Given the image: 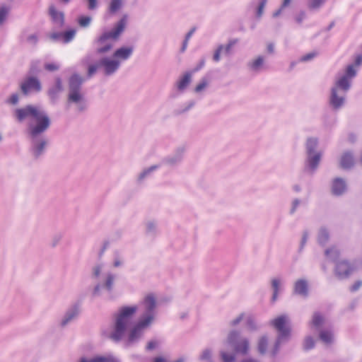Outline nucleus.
Returning <instances> with one entry per match:
<instances>
[{"instance_id":"5fc2aeb1","label":"nucleus","mask_w":362,"mask_h":362,"mask_svg":"<svg viewBox=\"0 0 362 362\" xmlns=\"http://www.w3.org/2000/svg\"><path fill=\"white\" fill-rule=\"evenodd\" d=\"M89 10H95L98 7V0H86Z\"/></svg>"},{"instance_id":"603ef678","label":"nucleus","mask_w":362,"mask_h":362,"mask_svg":"<svg viewBox=\"0 0 362 362\" xmlns=\"http://www.w3.org/2000/svg\"><path fill=\"white\" fill-rule=\"evenodd\" d=\"M50 38L54 41L63 42V33H53L50 35Z\"/></svg>"},{"instance_id":"8fccbe9b","label":"nucleus","mask_w":362,"mask_h":362,"mask_svg":"<svg viewBox=\"0 0 362 362\" xmlns=\"http://www.w3.org/2000/svg\"><path fill=\"white\" fill-rule=\"evenodd\" d=\"M267 0H262L260 1L259 5L257 8V15L258 17L262 16L263 11H264V8L267 4Z\"/></svg>"},{"instance_id":"20e7f679","label":"nucleus","mask_w":362,"mask_h":362,"mask_svg":"<svg viewBox=\"0 0 362 362\" xmlns=\"http://www.w3.org/2000/svg\"><path fill=\"white\" fill-rule=\"evenodd\" d=\"M226 343L233 349V351L221 350L219 355L222 362H235L237 355L246 356L250 353V339L243 336L238 330L230 331L226 337Z\"/></svg>"},{"instance_id":"774afa93","label":"nucleus","mask_w":362,"mask_h":362,"mask_svg":"<svg viewBox=\"0 0 362 362\" xmlns=\"http://www.w3.org/2000/svg\"><path fill=\"white\" fill-rule=\"evenodd\" d=\"M291 1L292 0H283L281 7L284 9L285 8H286L287 6H288L290 5V4L291 3Z\"/></svg>"},{"instance_id":"f3484780","label":"nucleus","mask_w":362,"mask_h":362,"mask_svg":"<svg viewBox=\"0 0 362 362\" xmlns=\"http://www.w3.org/2000/svg\"><path fill=\"white\" fill-rule=\"evenodd\" d=\"M185 148L183 146L177 148L175 153L165 158L164 163L170 166H175L180 163L183 159Z\"/></svg>"},{"instance_id":"f03ea898","label":"nucleus","mask_w":362,"mask_h":362,"mask_svg":"<svg viewBox=\"0 0 362 362\" xmlns=\"http://www.w3.org/2000/svg\"><path fill=\"white\" fill-rule=\"evenodd\" d=\"M134 48L129 47H121L113 52L111 57H103L95 64H90L88 69V76L91 77L100 70L104 76H111L115 74L119 69L122 62L129 59L132 55Z\"/></svg>"},{"instance_id":"72a5a7b5","label":"nucleus","mask_w":362,"mask_h":362,"mask_svg":"<svg viewBox=\"0 0 362 362\" xmlns=\"http://www.w3.org/2000/svg\"><path fill=\"white\" fill-rule=\"evenodd\" d=\"M122 0H111L109 6V11L111 13H115L122 7Z\"/></svg>"},{"instance_id":"412c9836","label":"nucleus","mask_w":362,"mask_h":362,"mask_svg":"<svg viewBox=\"0 0 362 362\" xmlns=\"http://www.w3.org/2000/svg\"><path fill=\"white\" fill-rule=\"evenodd\" d=\"M355 160L354 154L351 151H345L342 153L339 164L343 169H350L354 165Z\"/></svg>"},{"instance_id":"7c9ffc66","label":"nucleus","mask_w":362,"mask_h":362,"mask_svg":"<svg viewBox=\"0 0 362 362\" xmlns=\"http://www.w3.org/2000/svg\"><path fill=\"white\" fill-rule=\"evenodd\" d=\"M329 238V231L327 230V229H326L325 228H321L319 230L318 237H317L318 243L320 245H323L327 243Z\"/></svg>"},{"instance_id":"09e8293b","label":"nucleus","mask_w":362,"mask_h":362,"mask_svg":"<svg viewBox=\"0 0 362 362\" xmlns=\"http://www.w3.org/2000/svg\"><path fill=\"white\" fill-rule=\"evenodd\" d=\"M300 200L298 199H295L293 200L292 203H291V209H290V214H293L297 208L298 207V206L300 205Z\"/></svg>"},{"instance_id":"423d86ee","label":"nucleus","mask_w":362,"mask_h":362,"mask_svg":"<svg viewBox=\"0 0 362 362\" xmlns=\"http://www.w3.org/2000/svg\"><path fill=\"white\" fill-rule=\"evenodd\" d=\"M128 21V15L124 14L122 18L115 23L111 30L103 32L95 40V53L103 55L110 52L115 43L119 40L122 33L124 31Z\"/></svg>"},{"instance_id":"aec40b11","label":"nucleus","mask_w":362,"mask_h":362,"mask_svg":"<svg viewBox=\"0 0 362 362\" xmlns=\"http://www.w3.org/2000/svg\"><path fill=\"white\" fill-rule=\"evenodd\" d=\"M247 66L250 71L259 73L264 68V57L258 56L255 59L250 60L247 64Z\"/></svg>"},{"instance_id":"052dcab7","label":"nucleus","mask_w":362,"mask_h":362,"mask_svg":"<svg viewBox=\"0 0 362 362\" xmlns=\"http://www.w3.org/2000/svg\"><path fill=\"white\" fill-rule=\"evenodd\" d=\"M356 138H357V136H356V135L355 134H354V133H349V134H348V138H347V139H348V141H349V142H351V143H354V142H355V141H356Z\"/></svg>"},{"instance_id":"4be33fe9","label":"nucleus","mask_w":362,"mask_h":362,"mask_svg":"<svg viewBox=\"0 0 362 362\" xmlns=\"http://www.w3.org/2000/svg\"><path fill=\"white\" fill-rule=\"evenodd\" d=\"M294 293L303 297L308 295V284L305 279H298L294 284Z\"/></svg>"},{"instance_id":"a18cd8bd","label":"nucleus","mask_w":362,"mask_h":362,"mask_svg":"<svg viewBox=\"0 0 362 362\" xmlns=\"http://www.w3.org/2000/svg\"><path fill=\"white\" fill-rule=\"evenodd\" d=\"M245 314L243 313L239 314L238 316L234 317L229 322V325L230 327H236L238 326L244 319Z\"/></svg>"},{"instance_id":"c85d7f7f","label":"nucleus","mask_w":362,"mask_h":362,"mask_svg":"<svg viewBox=\"0 0 362 362\" xmlns=\"http://www.w3.org/2000/svg\"><path fill=\"white\" fill-rule=\"evenodd\" d=\"M269 339L266 335L262 336L257 341V351L260 355H265L267 353Z\"/></svg>"},{"instance_id":"1a4fd4ad","label":"nucleus","mask_w":362,"mask_h":362,"mask_svg":"<svg viewBox=\"0 0 362 362\" xmlns=\"http://www.w3.org/2000/svg\"><path fill=\"white\" fill-rule=\"evenodd\" d=\"M289 324L290 320L286 315H280L270 321V325L279 332L274 347L268 351L272 356L274 357L277 354L281 341L288 338L291 332Z\"/></svg>"},{"instance_id":"9b49d317","label":"nucleus","mask_w":362,"mask_h":362,"mask_svg":"<svg viewBox=\"0 0 362 362\" xmlns=\"http://www.w3.org/2000/svg\"><path fill=\"white\" fill-rule=\"evenodd\" d=\"M139 319L137 323L129 329L127 338L125 341L126 346H131L139 341L142 337L145 330L151 325Z\"/></svg>"},{"instance_id":"bf43d9fd","label":"nucleus","mask_w":362,"mask_h":362,"mask_svg":"<svg viewBox=\"0 0 362 362\" xmlns=\"http://www.w3.org/2000/svg\"><path fill=\"white\" fill-rule=\"evenodd\" d=\"M308 238V233L307 231H304L303 234V237L300 242V249L303 248L305 245L306 244L307 240Z\"/></svg>"},{"instance_id":"ea45409f","label":"nucleus","mask_w":362,"mask_h":362,"mask_svg":"<svg viewBox=\"0 0 362 362\" xmlns=\"http://www.w3.org/2000/svg\"><path fill=\"white\" fill-rule=\"evenodd\" d=\"M76 35V30L71 29L63 33V42L67 43L71 41Z\"/></svg>"},{"instance_id":"4d7b16f0","label":"nucleus","mask_w":362,"mask_h":362,"mask_svg":"<svg viewBox=\"0 0 362 362\" xmlns=\"http://www.w3.org/2000/svg\"><path fill=\"white\" fill-rule=\"evenodd\" d=\"M18 95L16 93L12 94L10 98L8 100V103L16 105L18 103Z\"/></svg>"},{"instance_id":"338daca9","label":"nucleus","mask_w":362,"mask_h":362,"mask_svg":"<svg viewBox=\"0 0 362 362\" xmlns=\"http://www.w3.org/2000/svg\"><path fill=\"white\" fill-rule=\"evenodd\" d=\"M240 362H259L257 359L254 358L248 357L243 359Z\"/></svg>"},{"instance_id":"6e6d98bb","label":"nucleus","mask_w":362,"mask_h":362,"mask_svg":"<svg viewBox=\"0 0 362 362\" xmlns=\"http://www.w3.org/2000/svg\"><path fill=\"white\" fill-rule=\"evenodd\" d=\"M45 68L47 71H54L58 70L59 67L56 64H46Z\"/></svg>"},{"instance_id":"49530a36","label":"nucleus","mask_w":362,"mask_h":362,"mask_svg":"<svg viewBox=\"0 0 362 362\" xmlns=\"http://www.w3.org/2000/svg\"><path fill=\"white\" fill-rule=\"evenodd\" d=\"M92 18L90 16H81L78 18V24L81 27L86 28L89 26Z\"/></svg>"},{"instance_id":"6e6552de","label":"nucleus","mask_w":362,"mask_h":362,"mask_svg":"<svg viewBox=\"0 0 362 362\" xmlns=\"http://www.w3.org/2000/svg\"><path fill=\"white\" fill-rule=\"evenodd\" d=\"M84 79L77 74H73L68 81L67 105H74L78 112L87 109V101L82 89Z\"/></svg>"},{"instance_id":"0eeeda50","label":"nucleus","mask_w":362,"mask_h":362,"mask_svg":"<svg viewBox=\"0 0 362 362\" xmlns=\"http://www.w3.org/2000/svg\"><path fill=\"white\" fill-rule=\"evenodd\" d=\"M103 272L104 265L103 264H96L92 269L93 278L98 279L102 275L100 282L97 284L93 289L92 296L93 297H99L102 295L103 291H105L107 298L109 300H112L115 297L114 289L117 275L111 271Z\"/></svg>"},{"instance_id":"f257e3e1","label":"nucleus","mask_w":362,"mask_h":362,"mask_svg":"<svg viewBox=\"0 0 362 362\" xmlns=\"http://www.w3.org/2000/svg\"><path fill=\"white\" fill-rule=\"evenodd\" d=\"M14 116L19 122L29 120L28 134L31 143V152L35 158H39L45 152L48 143L47 139L42 135L51 124L47 113L39 106L28 105L16 109Z\"/></svg>"},{"instance_id":"a211bd4d","label":"nucleus","mask_w":362,"mask_h":362,"mask_svg":"<svg viewBox=\"0 0 362 362\" xmlns=\"http://www.w3.org/2000/svg\"><path fill=\"white\" fill-rule=\"evenodd\" d=\"M64 86L62 81L59 77L55 78L54 84L48 90V95L52 102H55L58 98L59 94L63 91Z\"/></svg>"},{"instance_id":"58836bf2","label":"nucleus","mask_w":362,"mask_h":362,"mask_svg":"<svg viewBox=\"0 0 362 362\" xmlns=\"http://www.w3.org/2000/svg\"><path fill=\"white\" fill-rule=\"evenodd\" d=\"M158 168V166L157 165H152L151 167H149L148 168H146L145 170H144L139 175V177H138V180L139 181H141L143 180L146 177H147L148 175H149L153 171H154L155 170H156Z\"/></svg>"},{"instance_id":"2f4dec72","label":"nucleus","mask_w":362,"mask_h":362,"mask_svg":"<svg viewBox=\"0 0 362 362\" xmlns=\"http://www.w3.org/2000/svg\"><path fill=\"white\" fill-rule=\"evenodd\" d=\"M339 250L336 247L327 249L325 252V256L332 261H336L339 256Z\"/></svg>"},{"instance_id":"bb28decb","label":"nucleus","mask_w":362,"mask_h":362,"mask_svg":"<svg viewBox=\"0 0 362 362\" xmlns=\"http://www.w3.org/2000/svg\"><path fill=\"white\" fill-rule=\"evenodd\" d=\"M318 146V139L315 137L308 138L306 141L305 147H306V153L307 154H313L317 153L318 151H316Z\"/></svg>"},{"instance_id":"6ab92c4d","label":"nucleus","mask_w":362,"mask_h":362,"mask_svg":"<svg viewBox=\"0 0 362 362\" xmlns=\"http://www.w3.org/2000/svg\"><path fill=\"white\" fill-rule=\"evenodd\" d=\"M331 191L335 196L342 195L346 191L345 180L341 177L334 179L332 183Z\"/></svg>"},{"instance_id":"b1692460","label":"nucleus","mask_w":362,"mask_h":362,"mask_svg":"<svg viewBox=\"0 0 362 362\" xmlns=\"http://www.w3.org/2000/svg\"><path fill=\"white\" fill-rule=\"evenodd\" d=\"M322 157L321 153L307 154V163L308 170L313 173L317 168Z\"/></svg>"},{"instance_id":"ddd939ff","label":"nucleus","mask_w":362,"mask_h":362,"mask_svg":"<svg viewBox=\"0 0 362 362\" xmlns=\"http://www.w3.org/2000/svg\"><path fill=\"white\" fill-rule=\"evenodd\" d=\"M81 313V305L78 303L72 304L65 312L64 316L60 321L62 327H66L67 325L75 320Z\"/></svg>"},{"instance_id":"37998d69","label":"nucleus","mask_w":362,"mask_h":362,"mask_svg":"<svg viewBox=\"0 0 362 362\" xmlns=\"http://www.w3.org/2000/svg\"><path fill=\"white\" fill-rule=\"evenodd\" d=\"M209 85V81L206 78H203L201 79L200 82L194 88V91L196 93H200L204 90Z\"/></svg>"},{"instance_id":"79ce46f5","label":"nucleus","mask_w":362,"mask_h":362,"mask_svg":"<svg viewBox=\"0 0 362 362\" xmlns=\"http://www.w3.org/2000/svg\"><path fill=\"white\" fill-rule=\"evenodd\" d=\"M62 237H63V235L61 233L54 234L52 237V239L49 243L51 247H52V248L56 247L60 243V242L62 239Z\"/></svg>"},{"instance_id":"0e129e2a","label":"nucleus","mask_w":362,"mask_h":362,"mask_svg":"<svg viewBox=\"0 0 362 362\" xmlns=\"http://www.w3.org/2000/svg\"><path fill=\"white\" fill-rule=\"evenodd\" d=\"M37 38L35 35H31L28 37V41L32 44H35L37 42Z\"/></svg>"},{"instance_id":"13d9d810","label":"nucleus","mask_w":362,"mask_h":362,"mask_svg":"<svg viewBox=\"0 0 362 362\" xmlns=\"http://www.w3.org/2000/svg\"><path fill=\"white\" fill-rule=\"evenodd\" d=\"M361 286H362V281L358 280V281H356L353 286H351L350 291L352 292H355L357 290H358Z\"/></svg>"},{"instance_id":"a878e982","label":"nucleus","mask_w":362,"mask_h":362,"mask_svg":"<svg viewBox=\"0 0 362 362\" xmlns=\"http://www.w3.org/2000/svg\"><path fill=\"white\" fill-rule=\"evenodd\" d=\"M124 257L121 251L115 250L113 252L112 265L114 268H119L124 265Z\"/></svg>"},{"instance_id":"4468645a","label":"nucleus","mask_w":362,"mask_h":362,"mask_svg":"<svg viewBox=\"0 0 362 362\" xmlns=\"http://www.w3.org/2000/svg\"><path fill=\"white\" fill-rule=\"evenodd\" d=\"M21 89L24 95H28L30 92H40L42 86L40 80L34 76H30L25 79L21 84Z\"/></svg>"},{"instance_id":"e433bc0d","label":"nucleus","mask_w":362,"mask_h":362,"mask_svg":"<svg viewBox=\"0 0 362 362\" xmlns=\"http://www.w3.org/2000/svg\"><path fill=\"white\" fill-rule=\"evenodd\" d=\"M211 356L212 350L210 349H205L204 350H203L201 355L199 356V359L201 361H206L207 362H213Z\"/></svg>"},{"instance_id":"864d4df0","label":"nucleus","mask_w":362,"mask_h":362,"mask_svg":"<svg viewBox=\"0 0 362 362\" xmlns=\"http://www.w3.org/2000/svg\"><path fill=\"white\" fill-rule=\"evenodd\" d=\"M316 55H317V53H315V52H310V53L306 54L300 58V61L301 62H308V61L313 59Z\"/></svg>"},{"instance_id":"2eb2a0df","label":"nucleus","mask_w":362,"mask_h":362,"mask_svg":"<svg viewBox=\"0 0 362 362\" xmlns=\"http://www.w3.org/2000/svg\"><path fill=\"white\" fill-rule=\"evenodd\" d=\"M354 269L346 260L339 261L336 264L334 273L339 279H344L349 276Z\"/></svg>"},{"instance_id":"c9c22d12","label":"nucleus","mask_w":362,"mask_h":362,"mask_svg":"<svg viewBox=\"0 0 362 362\" xmlns=\"http://www.w3.org/2000/svg\"><path fill=\"white\" fill-rule=\"evenodd\" d=\"M324 317L318 313H314L312 320V325L317 328H320L324 323Z\"/></svg>"},{"instance_id":"5701e85b","label":"nucleus","mask_w":362,"mask_h":362,"mask_svg":"<svg viewBox=\"0 0 362 362\" xmlns=\"http://www.w3.org/2000/svg\"><path fill=\"white\" fill-rule=\"evenodd\" d=\"M192 73H185L176 82V88L179 92H183L192 82Z\"/></svg>"},{"instance_id":"dca6fc26","label":"nucleus","mask_w":362,"mask_h":362,"mask_svg":"<svg viewBox=\"0 0 362 362\" xmlns=\"http://www.w3.org/2000/svg\"><path fill=\"white\" fill-rule=\"evenodd\" d=\"M238 40L233 39L228 41V42L226 45H220L218 46L217 49L215 50L213 60L216 62H218L221 59V54L223 53L224 54H230L231 52V49L237 43Z\"/></svg>"},{"instance_id":"9d476101","label":"nucleus","mask_w":362,"mask_h":362,"mask_svg":"<svg viewBox=\"0 0 362 362\" xmlns=\"http://www.w3.org/2000/svg\"><path fill=\"white\" fill-rule=\"evenodd\" d=\"M144 313L140 320L151 325L156 316V299L153 294H148L141 303Z\"/></svg>"},{"instance_id":"4c0bfd02","label":"nucleus","mask_w":362,"mask_h":362,"mask_svg":"<svg viewBox=\"0 0 362 362\" xmlns=\"http://www.w3.org/2000/svg\"><path fill=\"white\" fill-rule=\"evenodd\" d=\"M106 360L104 356H96L90 359L87 358L85 356L81 357L78 362H105Z\"/></svg>"},{"instance_id":"c03bdc74","label":"nucleus","mask_w":362,"mask_h":362,"mask_svg":"<svg viewBox=\"0 0 362 362\" xmlns=\"http://www.w3.org/2000/svg\"><path fill=\"white\" fill-rule=\"evenodd\" d=\"M315 346L314 339L311 337H305L303 342V349L305 350H310L313 349Z\"/></svg>"},{"instance_id":"e2e57ef3","label":"nucleus","mask_w":362,"mask_h":362,"mask_svg":"<svg viewBox=\"0 0 362 362\" xmlns=\"http://www.w3.org/2000/svg\"><path fill=\"white\" fill-rule=\"evenodd\" d=\"M105 358L106 360L105 362H119V360L116 359L115 358H114L111 355H108V356H105Z\"/></svg>"},{"instance_id":"f704fd0d","label":"nucleus","mask_w":362,"mask_h":362,"mask_svg":"<svg viewBox=\"0 0 362 362\" xmlns=\"http://www.w3.org/2000/svg\"><path fill=\"white\" fill-rule=\"evenodd\" d=\"M146 231L149 235H155L157 231V223L155 221H148L146 223Z\"/></svg>"},{"instance_id":"393cba45","label":"nucleus","mask_w":362,"mask_h":362,"mask_svg":"<svg viewBox=\"0 0 362 362\" xmlns=\"http://www.w3.org/2000/svg\"><path fill=\"white\" fill-rule=\"evenodd\" d=\"M49 13L54 23L59 26L63 25L64 23V15L63 12L57 11L54 6L51 5L49 8Z\"/></svg>"},{"instance_id":"cd10ccee","label":"nucleus","mask_w":362,"mask_h":362,"mask_svg":"<svg viewBox=\"0 0 362 362\" xmlns=\"http://www.w3.org/2000/svg\"><path fill=\"white\" fill-rule=\"evenodd\" d=\"M245 327L248 332H253L257 331L260 326L256 319L252 315H248L246 317Z\"/></svg>"},{"instance_id":"680f3d73","label":"nucleus","mask_w":362,"mask_h":362,"mask_svg":"<svg viewBox=\"0 0 362 362\" xmlns=\"http://www.w3.org/2000/svg\"><path fill=\"white\" fill-rule=\"evenodd\" d=\"M205 64V60L203 59L200 61L199 64L197 66L196 68L193 70V72L198 71L199 69H201Z\"/></svg>"},{"instance_id":"de8ad7c7","label":"nucleus","mask_w":362,"mask_h":362,"mask_svg":"<svg viewBox=\"0 0 362 362\" xmlns=\"http://www.w3.org/2000/svg\"><path fill=\"white\" fill-rule=\"evenodd\" d=\"M271 284H272V288H273V291L279 292L280 286L281 284V279L278 277L273 278L271 280Z\"/></svg>"},{"instance_id":"3c124183","label":"nucleus","mask_w":362,"mask_h":362,"mask_svg":"<svg viewBox=\"0 0 362 362\" xmlns=\"http://www.w3.org/2000/svg\"><path fill=\"white\" fill-rule=\"evenodd\" d=\"M305 17H306V13H305V11H300V12H299V13L296 16V17H295V20H296V21L298 23L300 24V23L303 22V21L305 18Z\"/></svg>"},{"instance_id":"69168bd1","label":"nucleus","mask_w":362,"mask_h":362,"mask_svg":"<svg viewBox=\"0 0 362 362\" xmlns=\"http://www.w3.org/2000/svg\"><path fill=\"white\" fill-rule=\"evenodd\" d=\"M196 30V28H192L186 35L185 36V40H189L190 37H192V35L194 34V33L195 32Z\"/></svg>"},{"instance_id":"39448f33","label":"nucleus","mask_w":362,"mask_h":362,"mask_svg":"<svg viewBox=\"0 0 362 362\" xmlns=\"http://www.w3.org/2000/svg\"><path fill=\"white\" fill-rule=\"evenodd\" d=\"M352 84L351 81L336 74L328 97V105L332 110L339 111L346 105L347 93Z\"/></svg>"},{"instance_id":"f8f14e48","label":"nucleus","mask_w":362,"mask_h":362,"mask_svg":"<svg viewBox=\"0 0 362 362\" xmlns=\"http://www.w3.org/2000/svg\"><path fill=\"white\" fill-rule=\"evenodd\" d=\"M361 64L362 56L357 55L353 63L346 65L342 69L339 71L337 74L353 82L354 78L357 76L359 67Z\"/></svg>"},{"instance_id":"7ed1b4c3","label":"nucleus","mask_w":362,"mask_h":362,"mask_svg":"<svg viewBox=\"0 0 362 362\" xmlns=\"http://www.w3.org/2000/svg\"><path fill=\"white\" fill-rule=\"evenodd\" d=\"M138 310L136 305L122 306L112 315V329L110 339L115 342L120 341L126 336L132 325L133 319Z\"/></svg>"},{"instance_id":"473e14b6","label":"nucleus","mask_w":362,"mask_h":362,"mask_svg":"<svg viewBox=\"0 0 362 362\" xmlns=\"http://www.w3.org/2000/svg\"><path fill=\"white\" fill-rule=\"evenodd\" d=\"M320 339L325 344H331L334 339L333 334L329 330L321 331L320 333Z\"/></svg>"},{"instance_id":"c756f323","label":"nucleus","mask_w":362,"mask_h":362,"mask_svg":"<svg viewBox=\"0 0 362 362\" xmlns=\"http://www.w3.org/2000/svg\"><path fill=\"white\" fill-rule=\"evenodd\" d=\"M327 0H308L307 6L310 11L319 10Z\"/></svg>"},{"instance_id":"a19ab883","label":"nucleus","mask_w":362,"mask_h":362,"mask_svg":"<svg viewBox=\"0 0 362 362\" xmlns=\"http://www.w3.org/2000/svg\"><path fill=\"white\" fill-rule=\"evenodd\" d=\"M9 11V6L4 5L0 7V24H2L6 21Z\"/></svg>"}]
</instances>
